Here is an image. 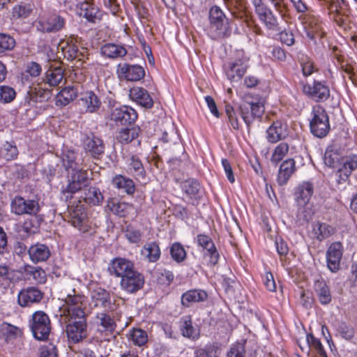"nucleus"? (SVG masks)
Listing matches in <instances>:
<instances>
[{"label": "nucleus", "instance_id": "nucleus-1", "mask_svg": "<svg viewBox=\"0 0 357 357\" xmlns=\"http://www.w3.org/2000/svg\"><path fill=\"white\" fill-rule=\"evenodd\" d=\"M310 121V130L316 137L323 138L326 137L331 129L329 117L326 109L321 105L312 107Z\"/></svg>", "mask_w": 357, "mask_h": 357}, {"label": "nucleus", "instance_id": "nucleus-2", "mask_svg": "<svg viewBox=\"0 0 357 357\" xmlns=\"http://www.w3.org/2000/svg\"><path fill=\"white\" fill-rule=\"evenodd\" d=\"M208 34L213 38L224 37L228 30L227 19L221 10L217 6H212L208 13Z\"/></svg>", "mask_w": 357, "mask_h": 357}, {"label": "nucleus", "instance_id": "nucleus-3", "mask_svg": "<svg viewBox=\"0 0 357 357\" xmlns=\"http://www.w3.org/2000/svg\"><path fill=\"white\" fill-rule=\"evenodd\" d=\"M29 327L35 339L47 340L52 329L50 319L43 311H36L32 314Z\"/></svg>", "mask_w": 357, "mask_h": 357}, {"label": "nucleus", "instance_id": "nucleus-4", "mask_svg": "<svg viewBox=\"0 0 357 357\" xmlns=\"http://www.w3.org/2000/svg\"><path fill=\"white\" fill-rule=\"evenodd\" d=\"M86 317L66 319V334L70 344H79L87 337Z\"/></svg>", "mask_w": 357, "mask_h": 357}, {"label": "nucleus", "instance_id": "nucleus-5", "mask_svg": "<svg viewBox=\"0 0 357 357\" xmlns=\"http://www.w3.org/2000/svg\"><path fill=\"white\" fill-rule=\"evenodd\" d=\"M302 91L306 96L317 102L326 101L331 95L329 86L325 80L314 79L312 83L303 84Z\"/></svg>", "mask_w": 357, "mask_h": 357}, {"label": "nucleus", "instance_id": "nucleus-6", "mask_svg": "<svg viewBox=\"0 0 357 357\" xmlns=\"http://www.w3.org/2000/svg\"><path fill=\"white\" fill-rule=\"evenodd\" d=\"M93 325L96 327V333L103 337L112 335L117 328L114 317L106 311L96 314Z\"/></svg>", "mask_w": 357, "mask_h": 357}, {"label": "nucleus", "instance_id": "nucleus-7", "mask_svg": "<svg viewBox=\"0 0 357 357\" xmlns=\"http://www.w3.org/2000/svg\"><path fill=\"white\" fill-rule=\"evenodd\" d=\"M11 212L17 215H28L36 216L40 210L39 203L35 199H26L16 196L10 203Z\"/></svg>", "mask_w": 357, "mask_h": 357}, {"label": "nucleus", "instance_id": "nucleus-8", "mask_svg": "<svg viewBox=\"0 0 357 357\" xmlns=\"http://www.w3.org/2000/svg\"><path fill=\"white\" fill-rule=\"evenodd\" d=\"M241 116L248 128L255 119H261L264 113V105L260 101L245 102L239 106Z\"/></svg>", "mask_w": 357, "mask_h": 357}, {"label": "nucleus", "instance_id": "nucleus-9", "mask_svg": "<svg viewBox=\"0 0 357 357\" xmlns=\"http://www.w3.org/2000/svg\"><path fill=\"white\" fill-rule=\"evenodd\" d=\"M144 275L136 268L130 273L121 279V289L128 294H135L144 287Z\"/></svg>", "mask_w": 357, "mask_h": 357}, {"label": "nucleus", "instance_id": "nucleus-10", "mask_svg": "<svg viewBox=\"0 0 357 357\" xmlns=\"http://www.w3.org/2000/svg\"><path fill=\"white\" fill-rule=\"evenodd\" d=\"M138 114L132 107L122 105L112 110L110 119L117 124L122 126L131 125L137 119Z\"/></svg>", "mask_w": 357, "mask_h": 357}, {"label": "nucleus", "instance_id": "nucleus-11", "mask_svg": "<svg viewBox=\"0 0 357 357\" xmlns=\"http://www.w3.org/2000/svg\"><path fill=\"white\" fill-rule=\"evenodd\" d=\"M135 269L133 261L124 257H115L109 264L107 271L109 273L116 278L126 276Z\"/></svg>", "mask_w": 357, "mask_h": 357}, {"label": "nucleus", "instance_id": "nucleus-12", "mask_svg": "<svg viewBox=\"0 0 357 357\" xmlns=\"http://www.w3.org/2000/svg\"><path fill=\"white\" fill-rule=\"evenodd\" d=\"M117 74L120 79L137 82L144 77L145 70L142 66L137 64L123 63L118 66Z\"/></svg>", "mask_w": 357, "mask_h": 357}, {"label": "nucleus", "instance_id": "nucleus-13", "mask_svg": "<svg viewBox=\"0 0 357 357\" xmlns=\"http://www.w3.org/2000/svg\"><path fill=\"white\" fill-rule=\"evenodd\" d=\"M344 247L341 242H333L328 248L326 253V263L328 269L336 273L340 268Z\"/></svg>", "mask_w": 357, "mask_h": 357}, {"label": "nucleus", "instance_id": "nucleus-14", "mask_svg": "<svg viewBox=\"0 0 357 357\" xmlns=\"http://www.w3.org/2000/svg\"><path fill=\"white\" fill-rule=\"evenodd\" d=\"M182 192L192 201V205H197L202 198V185L194 178H188L180 182Z\"/></svg>", "mask_w": 357, "mask_h": 357}, {"label": "nucleus", "instance_id": "nucleus-15", "mask_svg": "<svg viewBox=\"0 0 357 357\" xmlns=\"http://www.w3.org/2000/svg\"><path fill=\"white\" fill-rule=\"evenodd\" d=\"M314 194V185L310 181H303L294 190V199L296 206L305 208Z\"/></svg>", "mask_w": 357, "mask_h": 357}, {"label": "nucleus", "instance_id": "nucleus-16", "mask_svg": "<svg viewBox=\"0 0 357 357\" xmlns=\"http://www.w3.org/2000/svg\"><path fill=\"white\" fill-rule=\"evenodd\" d=\"M82 144L85 152L94 159H100L105 153L103 140L93 133L84 138Z\"/></svg>", "mask_w": 357, "mask_h": 357}, {"label": "nucleus", "instance_id": "nucleus-17", "mask_svg": "<svg viewBox=\"0 0 357 357\" xmlns=\"http://www.w3.org/2000/svg\"><path fill=\"white\" fill-rule=\"evenodd\" d=\"M70 215L71 225L83 233L89 230L90 225L86 210L84 205L81 204V201H79V203L70 211Z\"/></svg>", "mask_w": 357, "mask_h": 357}, {"label": "nucleus", "instance_id": "nucleus-18", "mask_svg": "<svg viewBox=\"0 0 357 357\" xmlns=\"http://www.w3.org/2000/svg\"><path fill=\"white\" fill-rule=\"evenodd\" d=\"M357 169V155L351 154L342 158V165L336 172L338 183L346 182L351 173Z\"/></svg>", "mask_w": 357, "mask_h": 357}, {"label": "nucleus", "instance_id": "nucleus-19", "mask_svg": "<svg viewBox=\"0 0 357 357\" xmlns=\"http://www.w3.org/2000/svg\"><path fill=\"white\" fill-rule=\"evenodd\" d=\"M129 98L144 109H151L154 101L150 93L141 86H133L129 90Z\"/></svg>", "mask_w": 357, "mask_h": 357}, {"label": "nucleus", "instance_id": "nucleus-20", "mask_svg": "<svg viewBox=\"0 0 357 357\" xmlns=\"http://www.w3.org/2000/svg\"><path fill=\"white\" fill-rule=\"evenodd\" d=\"M77 13L88 22L96 23L100 20L102 14L98 8L89 1H84L77 5Z\"/></svg>", "mask_w": 357, "mask_h": 357}, {"label": "nucleus", "instance_id": "nucleus-21", "mask_svg": "<svg viewBox=\"0 0 357 357\" xmlns=\"http://www.w3.org/2000/svg\"><path fill=\"white\" fill-rule=\"evenodd\" d=\"M43 294L36 287H27L22 289L17 296L18 303L22 307H29L39 303Z\"/></svg>", "mask_w": 357, "mask_h": 357}, {"label": "nucleus", "instance_id": "nucleus-22", "mask_svg": "<svg viewBox=\"0 0 357 357\" xmlns=\"http://www.w3.org/2000/svg\"><path fill=\"white\" fill-rule=\"evenodd\" d=\"M313 289L315 296L322 305L330 304L333 299L332 293L326 281L320 278L314 281Z\"/></svg>", "mask_w": 357, "mask_h": 357}, {"label": "nucleus", "instance_id": "nucleus-23", "mask_svg": "<svg viewBox=\"0 0 357 357\" xmlns=\"http://www.w3.org/2000/svg\"><path fill=\"white\" fill-rule=\"evenodd\" d=\"M126 172L135 177L136 180H144L146 172L144 166L139 158L135 154L131 155L126 160Z\"/></svg>", "mask_w": 357, "mask_h": 357}, {"label": "nucleus", "instance_id": "nucleus-24", "mask_svg": "<svg viewBox=\"0 0 357 357\" xmlns=\"http://www.w3.org/2000/svg\"><path fill=\"white\" fill-rule=\"evenodd\" d=\"M208 294L201 289H192L185 291L181 298V305L189 307L193 303L204 302L208 299Z\"/></svg>", "mask_w": 357, "mask_h": 357}, {"label": "nucleus", "instance_id": "nucleus-25", "mask_svg": "<svg viewBox=\"0 0 357 357\" xmlns=\"http://www.w3.org/2000/svg\"><path fill=\"white\" fill-rule=\"evenodd\" d=\"M296 170V161L294 158H288L282 161L277 176L278 184L280 186L285 185Z\"/></svg>", "mask_w": 357, "mask_h": 357}, {"label": "nucleus", "instance_id": "nucleus-26", "mask_svg": "<svg viewBox=\"0 0 357 357\" xmlns=\"http://www.w3.org/2000/svg\"><path fill=\"white\" fill-rule=\"evenodd\" d=\"M28 254L30 260L34 264L46 261L51 255L48 246L39 243L31 245Z\"/></svg>", "mask_w": 357, "mask_h": 357}, {"label": "nucleus", "instance_id": "nucleus-27", "mask_svg": "<svg viewBox=\"0 0 357 357\" xmlns=\"http://www.w3.org/2000/svg\"><path fill=\"white\" fill-rule=\"evenodd\" d=\"M336 231L335 228L326 222H315L312 225V234L313 238L319 242H321L331 236Z\"/></svg>", "mask_w": 357, "mask_h": 357}, {"label": "nucleus", "instance_id": "nucleus-28", "mask_svg": "<svg viewBox=\"0 0 357 357\" xmlns=\"http://www.w3.org/2000/svg\"><path fill=\"white\" fill-rule=\"evenodd\" d=\"M80 102L86 112H96L101 105V101L92 91H86L82 94Z\"/></svg>", "mask_w": 357, "mask_h": 357}, {"label": "nucleus", "instance_id": "nucleus-29", "mask_svg": "<svg viewBox=\"0 0 357 357\" xmlns=\"http://www.w3.org/2000/svg\"><path fill=\"white\" fill-rule=\"evenodd\" d=\"M64 25V20L59 15H52L38 22V29L45 32L59 31Z\"/></svg>", "mask_w": 357, "mask_h": 357}, {"label": "nucleus", "instance_id": "nucleus-30", "mask_svg": "<svg viewBox=\"0 0 357 357\" xmlns=\"http://www.w3.org/2000/svg\"><path fill=\"white\" fill-rule=\"evenodd\" d=\"M266 135L268 142L276 143L286 137V126L280 121H275L267 129Z\"/></svg>", "mask_w": 357, "mask_h": 357}, {"label": "nucleus", "instance_id": "nucleus-31", "mask_svg": "<svg viewBox=\"0 0 357 357\" xmlns=\"http://www.w3.org/2000/svg\"><path fill=\"white\" fill-rule=\"evenodd\" d=\"M91 301L95 307H109L111 305L110 293L105 288L97 287L91 291Z\"/></svg>", "mask_w": 357, "mask_h": 357}, {"label": "nucleus", "instance_id": "nucleus-32", "mask_svg": "<svg viewBox=\"0 0 357 357\" xmlns=\"http://www.w3.org/2000/svg\"><path fill=\"white\" fill-rule=\"evenodd\" d=\"M22 334L21 328L8 322H3L0 325V337L6 343L13 342Z\"/></svg>", "mask_w": 357, "mask_h": 357}, {"label": "nucleus", "instance_id": "nucleus-33", "mask_svg": "<svg viewBox=\"0 0 357 357\" xmlns=\"http://www.w3.org/2000/svg\"><path fill=\"white\" fill-rule=\"evenodd\" d=\"M248 66L243 63L232 61L225 68V72L227 79L230 82H236L243 77L246 73Z\"/></svg>", "mask_w": 357, "mask_h": 357}, {"label": "nucleus", "instance_id": "nucleus-34", "mask_svg": "<svg viewBox=\"0 0 357 357\" xmlns=\"http://www.w3.org/2000/svg\"><path fill=\"white\" fill-rule=\"evenodd\" d=\"M107 206L114 214L122 218L126 217L133 208L132 204L120 202L116 198L109 199Z\"/></svg>", "mask_w": 357, "mask_h": 357}, {"label": "nucleus", "instance_id": "nucleus-35", "mask_svg": "<svg viewBox=\"0 0 357 357\" xmlns=\"http://www.w3.org/2000/svg\"><path fill=\"white\" fill-rule=\"evenodd\" d=\"M42 73V66L37 62L30 61L24 65L21 73V79L24 84H29L33 78L38 77Z\"/></svg>", "mask_w": 357, "mask_h": 357}, {"label": "nucleus", "instance_id": "nucleus-36", "mask_svg": "<svg viewBox=\"0 0 357 357\" xmlns=\"http://www.w3.org/2000/svg\"><path fill=\"white\" fill-rule=\"evenodd\" d=\"M179 329L182 335L192 340H196L199 337V331L192 324L190 316H185L181 318Z\"/></svg>", "mask_w": 357, "mask_h": 357}, {"label": "nucleus", "instance_id": "nucleus-37", "mask_svg": "<svg viewBox=\"0 0 357 357\" xmlns=\"http://www.w3.org/2000/svg\"><path fill=\"white\" fill-rule=\"evenodd\" d=\"M112 183L117 189L129 195H132L136 190L133 180L121 174L116 175L112 179Z\"/></svg>", "mask_w": 357, "mask_h": 357}, {"label": "nucleus", "instance_id": "nucleus-38", "mask_svg": "<svg viewBox=\"0 0 357 357\" xmlns=\"http://www.w3.org/2000/svg\"><path fill=\"white\" fill-rule=\"evenodd\" d=\"M256 14L261 22H262L268 29L273 31H277L278 29V19L268 6Z\"/></svg>", "mask_w": 357, "mask_h": 357}, {"label": "nucleus", "instance_id": "nucleus-39", "mask_svg": "<svg viewBox=\"0 0 357 357\" xmlns=\"http://www.w3.org/2000/svg\"><path fill=\"white\" fill-rule=\"evenodd\" d=\"M220 351L221 349L219 343L212 342L202 347H197L195 350L194 354L195 357H219Z\"/></svg>", "mask_w": 357, "mask_h": 357}, {"label": "nucleus", "instance_id": "nucleus-40", "mask_svg": "<svg viewBox=\"0 0 357 357\" xmlns=\"http://www.w3.org/2000/svg\"><path fill=\"white\" fill-rule=\"evenodd\" d=\"M77 97V89L74 86H68L62 89L57 94L56 102L57 105L66 106Z\"/></svg>", "mask_w": 357, "mask_h": 357}, {"label": "nucleus", "instance_id": "nucleus-41", "mask_svg": "<svg viewBox=\"0 0 357 357\" xmlns=\"http://www.w3.org/2000/svg\"><path fill=\"white\" fill-rule=\"evenodd\" d=\"M83 200L90 206H99L104 199V197L98 188L90 186L84 190Z\"/></svg>", "mask_w": 357, "mask_h": 357}, {"label": "nucleus", "instance_id": "nucleus-42", "mask_svg": "<svg viewBox=\"0 0 357 357\" xmlns=\"http://www.w3.org/2000/svg\"><path fill=\"white\" fill-rule=\"evenodd\" d=\"M139 127L121 128L118 131L116 139L119 143L127 144L137 139L140 133Z\"/></svg>", "mask_w": 357, "mask_h": 357}, {"label": "nucleus", "instance_id": "nucleus-43", "mask_svg": "<svg viewBox=\"0 0 357 357\" xmlns=\"http://www.w3.org/2000/svg\"><path fill=\"white\" fill-rule=\"evenodd\" d=\"M146 260L149 262H156L159 260L161 255V251L158 243L152 241L146 243L142 250Z\"/></svg>", "mask_w": 357, "mask_h": 357}, {"label": "nucleus", "instance_id": "nucleus-44", "mask_svg": "<svg viewBox=\"0 0 357 357\" xmlns=\"http://www.w3.org/2000/svg\"><path fill=\"white\" fill-rule=\"evenodd\" d=\"M63 70L60 67L48 69L43 78V82L50 86H58L63 79Z\"/></svg>", "mask_w": 357, "mask_h": 357}, {"label": "nucleus", "instance_id": "nucleus-45", "mask_svg": "<svg viewBox=\"0 0 357 357\" xmlns=\"http://www.w3.org/2000/svg\"><path fill=\"white\" fill-rule=\"evenodd\" d=\"M77 153L70 149L66 148L62 152V165L66 171L75 170L79 167L77 162Z\"/></svg>", "mask_w": 357, "mask_h": 357}, {"label": "nucleus", "instance_id": "nucleus-46", "mask_svg": "<svg viewBox=\"0 0 357 357\" xmlns=\"http://www.w3.org/2000/svg\"><path fill=\"white\" fill-rule=\"evenodd\" d=\"M342 159L340 153L334 146H329L324 153V161L326 165L335 168L340 163Z\"/></svg>", "mask_w": 357, "mask_h": 357}, {"label": "nucleus", "instance_id": "nucleus-47", "mask_svg": "<svg viewBox=\"0 0 357 357\" xmlns=\"http://www.w3.org/2000/svg\"><path fill=\"white\" fill-rule=\"evenodd\" d=\"M128 338L135 346L138 347H142L148 342L147 333L137 328L130 330Z\"/></svg>", "mask_w": 357, "mask_h": 357}, {"label": "nucleus", "instance_id": "nucleus-48", "mask_svg": "<svg viewBox=\"0 0 357 357\" xmlns=\"http://www.w3.org/2000/svg\"><path fill=\"white\" fill-rule=\"evenodd\" d=\"M83 188L75 182V181L68 179V184L61 190L62 199L66 202H70L73 198L74 195L80 191Z\"/></svg>", "mask_w": 357, "mask_h": 357}, {"label": "nucleus", "instance_id": "nucleus-49", "mask_svg": "<svg viewBox=\"0 0 357 357\" xmlns=\"http://www.w3.org/2000/svg\"><path fill=\"white\" fill-rule=\"evenodd\" d=\"M63 314L66 319H77L86 317L84 311V302L79 305H72L66 308H63Z\"/></svg>", "mask_w": 357, "mask_h": 357}, {"label": "nucleus", "instance_id": "nucleus-50", "mask_svg": "<svg viewBox=\"0 0 357 357\" xmlns=\"http://www.w3.org/2000/svg\"><path fill=\"white\" fill-rule=\"evenodd\" d=\"M203 259L206 261L208 267L213 268L215 266L220 260V252L215 245L202 252Z\"/></svg>", "mask_w": 357, "mask_h": 357}, {"label": "nucleus", "instance_id": "nucleus-51", "mask_svg": "<svg viewBox=\"0 0 357 357\" xmlns=\"http://www.w3.org/2000/svg\"><path fill=\"white\" fill-rule=\"evenodd\" d=\"M61 47L62 54L64 57L68 60H74L75 59H81L80 56H83L84 52L86 51V47L81 46L82 50H79V46H56V49L59 50Z\"/></svg>", "mask_w": 357, "mask_h": 357}, {"label": "nucleus", "instance_id": "nucleus-52", "mask_svg": "<svg viewBox=\"0 0 357 357\" xmlns=\"http://www.w3.org/2000/svg\"><path fill=\"white\" fill-rule=\"evenodd\" d=\"M289 151V146L287 142H281L274 149L271 157V162L274 165H278L286 156Z\"/></svg>", "mask_w": 357, "mask_h": 357}, {"label": "nucleus", "instance_id": "nucleus-53", "mask_svg": "<svg viewBox=\"0 0 357 357\" xmlns=\"http://www.w3.org/2000/svg\"><path fill=\"white\" fill-rule=\"evenodd\" d=\"M100 50L104 56L112 59L121 58L127 54L124 46H101Z\"/></svg>", "mask_w": 357, "mask_h": 357}, {"label": "nucleus", "instance_id": "nucleus-54", "mask_svg": "<svg viewBox=\"0 0 357 357\" xmlns=\"http://www.w3.org/2000/svg\"><path fill=\"white\" fill-rule=\"evenodd\" d=\"M170 255L172 259L176 263H182L187 257V252L179 242H174L170 247Z\"/></svg>", "mask_w": 357, "mask_h": 357}, {"label": "nucleus", "instance_id": "nucleus-55", "mask_svg": "<svg viewBox=\"0 0 357 357\" xmlns=\"http://www.w3.org/2000/svg\"><path fill=\"white\" fill-rule=\"evenodd\" d=\"M306 340L308 346L314 349L320 357H328L326 351L320 340L316 337L312 333L307 334Z\"/></svg>", "mask_w": 357, "mask_h": 357}, {"label": "nucleus", "instance_id": "nucleus-56", "mask_svg": "<svg viewBox=\"0 0 357 357\" xmlns=\"http://www.w3.org/2000/svg\"><path fill=\"white\" fill-rule=\"evenodd\" d=\"M30 93L31 98L36 102L47 100L51 96V91L43 89L40 84H38L36 87L31 88Z\"/></svg>", "mask_w": 357, "mask_h": 357}, {"label": "nucleus", "instance_id": "nucleus-57", "mask_svg": "<svg viewBox=\"0 0 357 357\" xmlns=\"http://www.w3.org/2000/svg\"><path fill=\"white\" fill-rule=\"evenodd\" d=\"M28 275L33 277V279L37 284H44L47 280L45 271L40 267H33L29 266L26 268Z\"/></svg>", "mask_w": 357, "mask_h": 357}, {"label": "nucleus", "instance_id": "nucleus-58", "mask_svg": "<svg viewBox=\"0 0 357 357\" xmlns=\"http://www.w3.org/2000/svg\"><path fill=\"white\" fill-rule=\"evenodd\" d=\"M276 250L280 255V259L282 266H286L285 257L289 252V247L287 242L281 237H276L275 241Z\"/></svg>", "mask_w": 357, "mask_h": 357}, {"label": "nucleus", "instance_id": "nucleus-59", "mask_svg": "<svg viewBox=\"0 0 357 357\" xmlns=\"http://www.w3.org/2000/svg\"><path fill=\"white\" fill-rule=\"evenodd\" d=\"M299 62L304 76H310L317 71L312 59L307 56L302 55V56L299 58Z\"/></svg>", "mask_w": 357, "mask_h": 357}, {"label": "nucleus", "instance_id": "nucleus-60", "mask_svg": "<svg viewBox=\"0 0 357 357\" xmlns=\"http://www.w3.org/2000/svg\"><path fill=\"white\" fill-rule=\"evenodd\" d=\"M225 112L227 115L228 121L229 122L232 128L236 130H238L241 126V123L234 107L230 104H226L225 107Z\"/></svg>", "mask_w": 357, "mask_h": 357}, {"label": "nucleus", "instance_id": "nucleus-61", "mask_svg": "<svg viewBox=\"0 0 357 357\" xmlns=\"http://www.w3.org/2000/svg\"><path fill=\"white\" fill-rule=\"evenodd\" d=\"M33 8L31 4L17 5L13 7L12 15L17 19H25L28 17L32 12Z\"/></svg>", "mask_w": 357, "mask_h": 357}, {"label": "nucleus", "instance_id": "nucleus-62", "mask_svg": "<svg viewBox=\"0 0 357 357\" xmlns=\"http://www.w3.org/2000/svg\"><path fill=\"white\" fill-rule=\"evenodd\" d=\"M195 242L196 243L198 248L201 249L202 252L208 248H211L215 245V243L212 238L205 234H199L197 235Z\"/></svg>", "mask_w": 357, "mask_h": 357}, {"label": "nucleus", "instance_id": "nucleus-63", "mask_svg": "<svg viewBox=\"0 0 357 357\" xmlns=\"http://www.w3.org/2000/svg\"><path fill=\"white\" fill-rule=\"evenodd\" d=\"M174 279V275L172 271L163 269L157 273L156 282L158 284L163 286H169Z\"/></svg>", "mask_w": 357, "mask_h": 357}, {"label": "nucleus", "instance_id": "nucleus-64", "mask_svg": "<svg viewBox=\"0 0 357 357\" xmlns=\"http://www.w3.org/2000/svg\"><path fill=\"white\" fill-rule=\"evenodd\" d=\"M16 96V92L13 88L6 85L0 86V102L8 103L12 102Z\"/></svg>", "mask_w": 357, "mask_h": 357}]
</instances>
